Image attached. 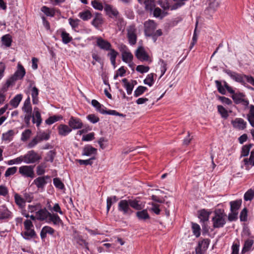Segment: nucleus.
I'll return each instance as SVG.
<instances>
[{"instance_id": "obj_38", "label": "nucleus", "mask_w": 254, "mask_h": 254, "mask_svg": "<svg viewBox=\"0 0 254 254\" xmlns=\"http://www.w3.org/2000/svg\"><path fill=\"white\" fill-rule=\"evenodd\" d=\"M145 9L147 11H152L155 7L154 0H147L145 4Z\"/></svg>"}, {"instance_id": "obj_41", "label": "nucleus", "mask_w": 254, "mask_h": 254, "mask_svg": "<svg viewBox=\"0 0 254 254\" xmlns=\"http://www.w3.org/2000/svg\"><path fill=\"white\" fill-rule=\"evenodd\" d=\"M41 11L47 16L54 17L55 15V12L53 9H51L46 6H43L41 8Z\"/></svg>"}, {"instance_id": "obj_5", "label": "nucleus", "mask_w": 254, "mask_h": 254, "mask_svg": "<svg viewBox=\"0 0 254 254\" xmlns=\"http://www.w3.org/2000/svg\"><path fill=\"white\" fill-rule=\"evenodd\" d=\"M127 37L129 43L131 45L135 44L136 43L137 36L136 34V29L135 25H130L127 29Z\"/></svg>"}, {"instance_id": "obj_53", "label": "nucleus", "mask_w": 254, "mask_h": 254, "mask_svg": "<svg viewBox=\"0 0 254 254\" xmlns=\"http://www.w3.org/2000/svg\"><path fill=\"white\" fill-rule=\"evenodd\" d=\"M76 243L79 245L84 247L86 249L88 250V243L85 240L83 239L82 237L78 236L75 238Z\"/></svg>"}, {"instance_id": "obj_1", "label": "nucleus", "mask_w": 254, "mask_h": 254, "mask_svg": "<svg viewBox=\"0 0 254 254\" xmlns=\"http://www.w3.org/2000/svg\"><path fill=\"white\" fill-rule=\"evenodd\" d=\"M25 231L21 233L22 237L27 240L35 239L37 237L34 229V225L30 220L26 219L23 222Z\"/></svg>"}, {"instance_id": "obj_4", "label": "nucleus", "mask_w": 254, "mask_h": 254, "mask_svg": "<svg viewBox=\"0 0 254 254\" xmlns=\"http://www.w3.org/2000/svg\"><path fill=\"white\" fill-rule=\"evenodd\" d=\"M128 200H121L118 203V210L124 215L129 216L133 213L128 203Z\"/></svg>"}, {"instance_id": "obj_51", "label": "nucleus", "mask_w": 254, "mask_h": 254, "mask_svg": "<svg viewBox=\"0 0 254 254\" xmlns=\"http://www.w3.org/2000/svg\"><path fill=\"white\" fill-rule=\"evenodd\" d=\"M154 75L153 73L148 74L146 78L144 80V84L151 86L154 83Z\"/></svg>"}, {"instance_id": "obj_29", "label": "nucleus", "mask_w": 254, "mask_h": 254, "mask_svg": "<svg viewBox=\"0 0 254 254\" xmlns=\"http://www.w3.org/2000/svg\"><path fill=\"white\" fill-rule=\"evenodd\" d=\"M24 199V198H23V197H22L19 194L16 193H15V202L20 208H23L25 207V202Z\"/></svg>"}, {"instance_id": "obj_27", "label": "nucleus", "mask_w": 254, "mask_h": 254, "mask_svg": "<svg viewBox=\"0 0 254 254\" xmlns=\"http://www.w3.org/2000/svg\"><path fill=\"white\" fill-rule=\"evenodd\" d=\"M22 110L27 114L32 113V109L30 103V98L29 96H28L27 98L25 100L23 106L22 107Z\"/></svg>"}, {"instance_id": "obj_17", "label": "nucleus", "mask_w": 254, "mask_h": 254, "mask_svg": "<svg viewBox=\"0 0 254 254\" xmlns=\"http://www.w3.org/2000/svg\"><path fill=\"white\" fill-rule=\"evenodd\" d=\"M48 176H45L43 177H39L36 178L34 181V183L36 185L37 187L39 189H43L47 184L46 179H49Z\"/></svg>"}, {"instance_id": "obj_3", "label": "nucleus", "mask_w": 254, "mask_h": 254, "mask_svg": "<svg viewBox=\"0 0 254 254\" xmlns=\"http://www.w3.org/2000/svg\"><path fill=\"white\" fill-rule=\"evenodd\" d=\"M24 162L26 164H33L39 162L42 159L41 155L33 150L27 152L24 155H22Z\"/></svg>"}, {"instance_id": "obj_44", "label": "nucleus", "mask_w": 254, "mask_h": 254, "mask_svg": "<svg viewBox=\"0 0 254 254\" xmlns=\"http://www.w3.org/2000/svg\"><path fill=\"white\" fill-rule=\"evenodd\" d=\"M147 90V87L143 86H139L134 91V96L135 97H139L142 95Z\"/></svg>"}, {"instance_id": "obj_11", "label": "nucleus", "mask_w": 254, "mask_h": 254, "mask_svg": "<svg viewBox=\"0 0 254 254\" xmlns=\"http://www.w3.org/2000/svg\"><path fill=\"white\" fill-rule=\"evenodd\" d=\"M68 125L73 129H79L83 127L81 120L77 118L71 117L68 121Z\"/></svg>"}, {"instance_id": "obj_6", "label": "nucleus", "mask_w": 254, "mask_h": 254, "mask_svg": "<svg viewBox=\"0 0 254 254\" xmlns=\"http://www.w3.org/2000/svg\"><path fill=\"white\" fill-rule=\"evenodd\" d=\"M157 24L153 20H148L144 23V34L146 36L151 35V33L155 32L157 28Z\"/></svg>"}, {"instance_id": "obj_22", "label": "nucleus", "mask_w": 254, "mask_h": 254, "mask_svg": "<svg viewBox=\"0 0 254 254\" xmlns=\"http://www.w3.org/2000/svg\"><path fill=\"white\" fill-rule=\"evenodd\" d=\"M55 231V230L50 226H45L43 227L40 233V236L42 239H44L46 237L47 234L53 235Z\"/></svg>"}, {"instance_id": "obj_50", "label": "nucleus", "mask_w": 254, "mask_h": 254, "mask_svg": "<svg viewBox=\"0 0 254 254\" xmlns=\"http://www.w3.org/2000/svg\"><path fill=\"white\" fill-rule=\"evenodd\" d=\"M68 21L70 25L71 26L72 28L73 29H75L76 28H77L79 25V22H80V20L78 19H73L72 18H69L68 19Z\"/></svg>"}, {"instance_id": "obj_46", "label": "nucleus", "mask_w": 254, "mask_h": 254, "mask_svg": "<svg viewBox=\"0 0 254 254\" xmlns=\"http://www.w3.org/2000/svg\"><path fill=\"white\" fill-rule=\"evenodd\" d=\"M209 213L205 210L203 209L200 211L199 218L203 222L207 221L209 219Z\"/></svg>"}, {"instance_id": "obj_24", "label": "nucleus", "mask_w": 254, "mask_h": 254, "mask_svg": "<svg viewBox=\"0 0 254 254\" xmlns=\"http://www.w3.org/2000/svg\"><path fill=\"white\" fill-rule=\"evenodd\" d=\"M59 134L65 136L71 131V129L65 125H60L58 127Z\"/></svg>"}, {"instance_id": "obj_59", "label": "nucleus", "mask_w": 254, "mask_h": 254, "mask_svg": "<svg viewBox=\"0 0 254 254\" xmlns=\"http://www.w3.org/2000/svg\"><path fill=\"white\" fill-rule=\"evenodd\" d=\"M254 244V240L252 239H248L247 240L244 244V246L243 248V251H248L250 250L252 246Z\"/></svg>"}, {"instance_id": "obj_62", "label": "nucleus", "mask_w": 254, "mask_h": 254, "mask_svg": "<svg viewBox=\"0 0 254 254\" xmlns=\"http://www.w3.org/2000/svg\"><path fill=\"white\" fill-rule=\"evenodd\" d=\"M248 217V210L247 208H244L241 212L240 219L241 221H246Z\"/></svg>"}, {"instance_id": "obj_32", "label": "nucleus", "mask_w": 254, "mask_h": 254, "mask_svg": "<svg viewBox=\"0 0 254 254\" xmlns=\"http://www.w3.org/2000/svg\"><path fill=\"white\" fill-rule=\"evenodd\" d=\"M254 145L252 143L244 145L242 148L241 157H246L248 156L251 148Z\"/></svg>"}, {"instance_id": "obj_64", "label": "nucleus", "mask_w": 254, "mask_h": 254, "mask_svg": "<svg viewBox=\"0 0 254 254\" xmlns=\"http://www.w3.org/2000/svg\"><path fill=\"white\" fill-rule=\"evenodd\" d=\"M107 142L108 140L104 137H101L98 141L100 147L102 149H104L108 146L107 143Z\"/></svg>"}, {"instance_id": "obj_9", "label": "nucleus", "mask_w": 254, "mask_h": 254, "mask_svg": "<svg viewBox=\"0 0 254 254\" xmlns=\"http://www.w3.org/2000/svg\"><path fill=\"white\" fill-rule=\"evenodd\" d=\"M94 39L96 40V46L100 49L107 51L111 49L112 45L107 40L104 39L101 37H96Z\"/></svg>"}, {"instance_id": "obj_55", "label": "nucleus", "mask_w": 254, "mask_h": 254, "mask_svg": "<svg viewBox=\"0 0 254 254\" xmlns=\"http://www.w3.org/2000/svg\"><path fill=\"white\" fill-rule=\"evenodd\" d=\"M31 135V130L29 129L24 130L21 134V139L23 141H27Z\"/></svg>"}, {"instance_id": "obj_30", "label": "nucleus", "mask_w": 254, "mask_h": 254, "mask_svg": "<svg viewBox=\"0 0 254 254\" xmlns=\"http://www.w3.org/2000/svg\"><path fill=\"white\" fill-rule=\"evenodd\" d=\"M31 96L32 98V103L33 104H37L38 103L39 100L38 96L39 94V90L38 89L34 86L32 87L31 90Z\"/></svg>"}, {"instance_id": "obj_20", "label": "nucleus", "mask_w": 254, "mask_h": 254, "mask_svg": "<svg viewBox=\"0 0 254 254\" xmlns=\"http://www.w3.org/2000/svg\"><path fill=\"white\" fill-rule=\"evenodd\" d=\"M11 216V212L5 205L0 206V220L6 219Z\"/></svg>"}, {"instance_id": "obj_21", "label": "nucleus", "mask_w": 254, "mask_h": 254, "mask_svg": "<svg viewBox=\"0 0 254 254\" xmlns=\"http://www.w3.org/2000/svg\"><path fill=\"white\" fill-rule=\"evenodd\" d=\"M25 70L24 67L20 64H18V69L13 76L17 80L22 79L25 74Z\"/></svg>"}, {"instance_id": "obj_19", "label": "nucleus", "mask_w": 254, "mask_h": 254, "mask_svg": "<svg viewBox=\"0 0 254 254\" xmlns=\"http://www.w3.org/2000/svg\"><path fill=\"white\" fill-rule=\"evenodd\" d=\"M97 149L88 145L85 146L83 148L82 155L83 156H90L92 155H95L97 154Z\"/></svg>"}, {"instance_id": "obj_61", "label": "nucleus", "mask_w": 254, "mask_h": 254, "mask_svg": "<svg viewBox=\"0 0 254 254\" xmlns=\"http://www.w3.org/2000/svg\"><path fill=\"white\" fill-rule=\"evenodd\" d=\"M159 62L161 63V74L160 77H161L166 72L167 70V63L162 59H160Z\"/></svg>"}, {"instance_id": "obj_39", "label": "nucleus", "mask_w": 254, "mask_h": 254, "mask_svg": "<svg viewBox=\"0 0 254 254\" xmlns=\"http://www.w3.org/2000/svg\"><path fill=\"white\" fill-rule=\"evenodd\" d=\"M79 17L84 21H87L92 17V14L89 10L81 12L78 14Z\"/></svg>"}, {"instance_id": "obj_36", "label": "nucleus", "mask_w": 254, "mask_h": 254, "mask_svg": "<svg viewBox=\"0 0 254 254\" xmlns=\"http://www.w3.org/2000/svg\"><path fill=\"white\" fill-rule=\"evenodd\" d=\"M244 96L245 95L242 93H236L232 95V98L236 104H239L242 102Z\"/></svg>"}, {"instance_id": "obj_48", "label": "nucleus", "mask_w": 254, "mask_h": 254, "mask_svg": "<svg viewBox=\"0 0 254 254\" xmlns=\"http://www.w3.org/2000/svg\"><path fill=\"white\" fill-rule=\"evenodd\" d=\"M204 243L207 246L209 244V241L208 239H204L201 242H199L198 246L195 248L196 254H202L201 247L202 244Z\"/></svg>"}, {"instance_id": "obj_23", "label": "nucleus", "mask_w": 254, "mask_h": 254, "mask_svg": "<svg viewBox=\"0 0 254 254\" xmlns=\"http://www.w3.org/2000/svg\"><path fill=\"white\" fill-rule=\"evenodd\" d=\"M242 200L237 199L230 202L231 212H238L242 205Z\"/></svg>"}, {"instance_id": "obj_58", "label": "nucleus", "mask_w": 254, "mask_h": 254, "mask_svg": "<svg viewBox=\"0 0 254 254\" xmlns=\"http://www.w3.org/2000/svg\"><path fill=\"white\" fill-rule=\"evenodd\" d=\"M163 34L162 31L161 29H158L156 30L155 32L151 33V35H148L147 37H152L153 41L155 42L158 37L162 36Z\"/></svg>"}, {"instance_id": "obj_33", "label": "nucleus", "mask_w": 254, "mask_h": 254, "mask_svg": "<svg viewBox=\"0 0 254 254\" xmlns=\"http://www.w3.org/2000/svg\"><path fill=\"white\" fill-rule=\"evenodd\" d=\"M22 99V95L21 94L16 95L10 101V104L14 108H16Z\"/></svg>"}, {"instance_id": "obj_26", "label": "nucleus", "mask_w": 254, "mask_h": 254, "mask_svg": "<svg viewBox=\"0 0 254 254\" xmlns=\"http://www.w3.org/2000/svg\"><path fill=\"white\" fill-rule=\"evenodd\" d=\"M136 216L138 219L141 220H146L150 218L149 215L148 214L146 209L138 211L136 213Z\"/></svg>"}, {"instance_id": "obj_40", "label": "nucleus", "mask_w": 254, "mask_h": 254, "mask_svg": "<svg viewBox=\"0 0 254 254\" xmlns=\"http://www.w3.org/2000/svg\"><path fill=\"white\" fill-rule=\"evenodd\" d=\"M1 41L2 44L7 47H9L11 45L12 39L11 37L9 34H6L3 36L1 38Z\"/></svg>"}, {"instance_id": "obj_60", "label": "nucleus", "mask_w": 254, "mask_h": 254, "mask_svg": "<svg viewBox=\"0 0 254 254\" xmlns=\"http://www.w3.org/2000/svg\"><path fill=\"white\" fill-rule=\"evenodd\" d=\"M215 82L218 92L223 95H225L226 93V90L224 87L222 86L221 82L219 80H215Z\"/></svg>"}, {"instance_id": "obj_18", "label": "nucleus", "mask_w": 254, "mask_h": 254, "mask_svg": "<svg viewBox=\"0 0 254 254\" xmlns=\"http://www.w3.org/2000/svg\"><path fill=\"white\" fill-rule=\"evenodd\" d=\"M32 122L33 124H36L37 127H39L42 122V118L41 114L38 108L36 107L34 109V114L32 116Z\"/></svg>"}, {"instance_id": "obj_56", "label": "nucleus", "mask_w": 254, "mask_h": 254, "mask_svg": "<svg viewBox=\"0 0 254 254\" xmlns=\"http://www.w3.org/2000/svg\"><path fill=\"white\" fill-rule=\"evenodd\" d=\"M53 183L55 186L59 189L63 190L64 188V184L58 178H56L53 179Z\"/></svg>"}, {"instance_id": "obj_15", "label": "nucleus", "mask_w": 254, "mask_h": 254, "mask_svg": "<svg viewBox=\"0 0 254 254\" xmlns=\"http://www.w3.org/2000/svg\"><path fill=\"white\" fill-rule=\"evenodd\" d=\"M50 214V212L46 208L41 209L36 213L37 219L40 221L46 220L47 221Z\"/></svg>"}, {"instance_id": "obj_2", "label": "nucleus", "mask_w": 254, "mask_h": 254, "mask_svg": "<svg viewBox=\"0 0 254 254\" xmlns=\"http://www.w3.org/2000/svg\"><path fill=\"white\" fill-rule=\"evenodd\" d=\"M226 215L223 209H217L214 211V216L212 218L213 226L215 228L223 227L226 223Z\"/></svg>"}, {"instance_id": "obj_10", "label": "nucleus", "mask_w": 254, "mask_h": 254, "mask_svg": "<svg viewBox=\"0 0 254 254\" xmlns=\"http://www.w3.org/2000/svg\"><path fill=\"white\" fill-rule=\"evenodd\" d=\"M104 11L106 14L111 18H117L119 12L118 10L113 5L105 3Z\"/></svg>"}, {"instance_id": "obj_7", "label": "nucleus", "mask_w": 254, "mask_h": 254, "mask_svg": "<svg viewBox=\"0 0 254 254\" xmlns=\"http://www.w3.org/2000/svg\"><path fill=\"white\" fill-rule=\"evenodd\" d=\"M34 166H23L19 168V172L23 176L33 178L35 176L34 172Z\"/></svg>"}, {"instance_id": "obj_52", "label": "nucleus", "mask_w": 254, "mask_h": 254, "mask_svg": "<svg viewBox=\"0 0 254 254\" xmlns=\"http://www.w3.org/2000/svg\"><path fill=\"white\" fill-rule=\"evenodd\" d=\"M91 4L94 8L102 10L103 9H104V5L103 6L102 3H101L98 0H93L91 1Z\"/></svg>"}, {"instance_id": "obj_35", "label": "nucleus", "mask_w": 254, "mask_h": 254, "mask_svg": "<svg viewBox=\"0 0 254 254\" xmlns=\"http://www.w3.org/2000/svg\"><path fill=\"white\" fill-rule=\"evenodd\" d=\"M102 21L101 14L96 13L95 17L92 21V24L95 27H98L99 25L102 24Z\"/></svg>"}, {"instance_id": "obj_43", "label": "nucleus", "mask_w": 254, "mask_h": 254, "mask_svg": "<svg viewBox=\"0 0 254 254\" xmlns=\"http://www.w3.org/2000/svg\"><path fill=\"white\" fill-rule=\"evenodd\" d=\"M254 197V190L250 189L244 194V198L245 201H251Z\"/></svg>"}, {"instance_id": "obj_31", "label": "nucleus", "mask_w": 254, "mask_h": 254, "mask_svg": "<svg viewBox=\"0 0 254 254\" xmlns=\"http://www.w3.org/2000/svg\"><path fill=\"white\" fill-rule=\"evenodd\" d=\"M109 51L110 52L108 53L107 56L110 57L112 64L115 66L116 64V59L118 55V53L114 49H112V47Z\"/></svg>"}, {"instance_id": "obj_28", "label": "nucleus", "mask_w": 254, "mask_h": 254, "mask_svg": "<svg viewBox=\"0 0 254 254\" xmlns=\"http://www.w3.org/2000/svg\"><path fill=\"white\" fill-rule=\"evenodd\" d=\"M247 169H249V165L254 166V149L251 152L250 158H245L243 160Z\"/></svg>"}, {"instance_id": "obj_8", "label": "nucleus", "mask_w": 254, "mask_h": 254, "mask_svg": "<svg viewBox=\"0 0 254 254\" xmlns=\"http://www.w3.org/2000/svg\"><path fill=\"white\" fill-rule=\"evenodd\" d=\"M225 72L227 73L231 78L235 81L241 83L242 85L246 84L244 80V75L237 73L229 69L225 70Z\"/></svg>"}, {"instance_id": "obj_57", "label": "nucleus", "mask_w": 254, "mask_h": 254, "mask_svg": "<svg viewBox=\"0 0 254 254\" xmlns=\"http://www.w3.org/2000/svg\"><path fill=\"white\" fill-rule=\"evenodd\" d=\"M218 111L221 114V116L226 119L229 115L227 111L221 105H218L217 106Z\"/></svg>"}, {"instance_id": "obj_13", "label": "nucleus", "mask_w": 254, "mask_h": 254, "mask_svg": "<svg viewBox=\"0 0 254 254\" xmlns=\"http://www.w3.org/2000/svg\"><path fill=\"white\" fill-rule=\"evenodd\" d=\"M47 222L49 223H52L54 225L60 226L63 225V222L57 214L51 213Z\"/></svg>"}, {"instance_id": "obj_54", "label": "nucleus", "mask_w": 254, "mask_h": 254, "mask_svg": "<svg viewBox=\"0 0 254 254\" xmlns=\"http://www.w3.org/2000/svg\"><path fill=\"white\" fill-rule=\"evenodd\" d=\"M40 142L45 140H47L50 138V134L45 132H38L36 135Z\"/></svg>"}, {"instance_id": "obj_63", "label": "nucleus", "mask_w": 254, "mask_h": 254, "mask_svg": "<svg viewBox=\"0 0 254 254\" xmlns=\"http://www.w3.org/2000/svg\"><path fill=\"white\" fill-rule=\"evenodd\" d=\"M56 155V153L53 150L50 151L47 154V156L46 157V161L48 162H53L54 159V158Z\"/></svg>"}, {"instance_id": "obj_45", "label": "nucleus", "mask_w": 254, "mask_h": 254, "mask_svg": "<svg viewBox=\"0 0 254 254\" xmlns=\"http://www.w3.org/2000/svg\"><path fill=\"white\" fill-rule=\"evenodd\" d=\"M63 118L62 116H53L50 117L46 120V123L47 125H52L54 123L59 121Z\"/></svg>"}, {"instance_id": "obj_25", "label": "nucleus", "mask_w": 254, "mask_h": 254, "mask_svg": "<svg viewBox=\"0 0 254 254\" xmlns=\"http://www.w3.org/2000/svg\"><path fill=\"white\" fill-rule=\"evenodd\" d=\"M133 56L131 52L128 51L127 52H124L122 54V59L123 62L130 64L132 63Z\"/></svg>"}, {"instance_id": "obj_49", "label": "nucleus", "mask_w": 254, "mask_h": 254, "mask_svg": "<svg viewBox=\"0 0 254 254\" xmlns=\"http://www.w3.org/2000/svg\"><path fill=\"white\" fill-rule=\"evenodd\" d=\"M192 229L193 233L196 237H198L200 235V227L199 225L192 223Z\"/></svg>"}, {"instance_id": "obj_16", "label": "nucleus", "mask_w": 254, "mask_h": 254, "mask_svg": "<svg viewBox=\"0 0 254 254\" xmlns=\"http://www.w3.org/2000/svg\"><path fill=\"white\" fill-rule=\"evenodd\" d=\"M130 207H131L137 210H140L144 207L142 202L137 199H128Z\"/></svg>"}, {"instance_id": "obj_42", "label": "nucleus", "mask_w": 254, "mask_h": 254, "mask_svg": "<svg viewBox=\"0 0 254 254\" xmlns=\"http://www.w3.org/2000/svg\"><path fill=\"white\" fill-rule=\"evenodd\" d=\"M14 134V132L13 130H9L2 134V139L4 141H10L12 139Z\"/></svg>"}, {"instance_id": "obj_12", "label": "nucleus", "mask_w": 254, "mask_h": 254, "mask_svg": "<svg viewBox=\"0 0 254 254\" xmlns=\"http://www.w3.org/2000/svg\"><path fill=\"white\" fill-rule=\"evenodd\" d=\"M135 56L141 61H147L149 59V56L145 52L143 47L140 46L135 51Z\"/></svg>"}, {"instance_id": "obj_37", "label": "nucleus", "mask_w": 254, "mask_h": 254, "mask_svg": "<svg viewBox=\"0 0 254 254\" xmlns=\"http://www.w3.org/2000/svg\"><path fill=\"white\" fill-rule=\"evenodd\" d=\"M61 37L62 42L65 44L69 43L72 40V38L69 34L64 30H63L61 33Z\"/></svg>"}, {"instance_id": "obj_14", "label": "nucleus", "mask_w": 254, "mask_h": 254, "mask_svg": "<svg viewBox=\"0 0 254 254\" xmlns=\"http://www.w3.org/2000/svg\"><path fill=\"white\" fill-rule=\"evenodd\" d=\"M233 127L239 129H244L246 127L247 123L242 118H236L231 121Z\"/></svg>"}, {"instance_id": "obj_34", "label": "nucleus", "mask_w": 254, "mask_h": 254, "mask_svg": "<svg viewBox=\"0 0 254 254\" xmlns=\"http://www.w3.org/2000/svg\"><path fill=\"white\" fill-rule=\"evenodd\" d=\"M122 82L124 83V87L126 89L127 94H131L134 87L133 84L128 82L127 78L123 79Z\"/></svg>"}, {"instance_id": "obj_47", "label": "nucleus", "mask_w": 254, "mask_h": 254, "mask_svg": "<svg viewBox=\"0 0 254 254\" xmlns=\"http://www.w3.org/2000/svg\"><path fill=\"white\" fill-rule=\"evenodd\" d=\"M95 159V157L94 156L89 159L87 160H81V159H78L76 160V161L79 163L80 165H91L93 164V160Z\"/></svg>"}]
</instances>
